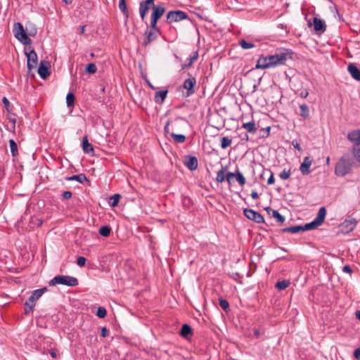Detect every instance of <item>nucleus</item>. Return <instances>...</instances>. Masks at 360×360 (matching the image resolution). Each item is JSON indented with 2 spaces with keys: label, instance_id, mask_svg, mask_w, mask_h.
I'll return each instance as SVG.
<instances>
[{
  "label": "nucleus",
  "instance_id": "f257e3e1",
  "mask_svg": "<svg viewBox=\"0 0 360 360\" xmlns=\"http://www.w3.org/2000/svg\"><path fill=\"white\" fill-rule=\"evenodd\" d=\"M290 52L288 49L279 50L274 55L261 56L257 60L256 64L257 69H266L279 65L285 63L288 57L291 58Z\"/></svg>",
  "mask_w": 360,
  "mask_h": 360
},
{
  "label": "nucleus",
  "instance_id": "f03ea898",
  "mask_svg": "<svg viewBox=\"0 0 360 360\" xmlns=\"http://www.w3.org/2000/svg\"><path fill=\"white\" fill-rule=\"evenodd\" d=\"M357 167L354 158L349 154L345 153L337 162L335 167V174L338 176H345L349 174L353 167Z\"/></svg>",
  "mask_w": 360,
  "mask_h": 360
},
{
  "label": "nucleus",
  "instance_id": "7ed1b4c3",
  "mask_svg": "<svg viewBox=\"0 0 360 360\" xmlns=\"http://www.w3.org/2000/svg\"><path fill=\"white\" fill-rule=\"evenodd\" d=\"M13 32L15 37L25 45L32 44L31 39L28 37L22 25L20 22H15L13 27Z\"/></svg>",
  "mask_w": 360,
  "mask_h": 360
},
{
  "label": "nucleus",
  "instance_id": "20e7f679",
  "mask_svg": "<svg viewBox=\"0 0 360 360\" xmlns=\"http://www.w3.org/2000/svg\"><path fill=\"white\" fill-rule=\"evenodd\" d=\"M78 283V280L75 277L64 275L56 276L49 283V285L51 286L56 285L57 284H61L71 287L77 286Z\"/></svg>",
  "mask_w": 360,
  "mask_h": 360
},
{
  "label": "nucleus",
  "instance_id": "39448f33",
  "mask_svg": "<svg viewBox=\"0 0 360 360\" xmlns=\"http://www.w3.org/2000/svg\"><path fill=\"white\" fill-rule=\"evenodd\" d=\"M326 215V207H321L318 212V214H317L316 218L311 222L307 223V224L303 225L304 231L314 230V229H316L319 226H321L324 221Z\"/></svg>",
  "mask_w": 360,
  "mask_h": 360
},
{
  "label": "nucleus",
  "instance_id": "423d86ee",
  "mask_svg": "<svg viewBox=\"0 0 360 360\" xmlns=\"http://www.w3.org/2000/svg\"><path fill=\"white\" fill-rule=\"evenodd\" d=\"M165 12V8L162 4L154 5L153 6V12L151 14L150 27L155 31H159L157 26L158 20Z\"/></svg>",
  "mask_w": 360,
  "mask_h": 360
},
{
  "label": "nucleus",
  "instance_id": "0eeeda50",
  "mask_svg": "<svg viewBox=\"0 0 360 360\" xmlns=\"http://www.w3.org/2000/svg\"><path fill=\"white\" fill-rule=\"evenodd\" d=\"M188 15L181 11H171L168 12L167 15V22L168 24H171L172 22H176L181 21L184 19H188Z\"/></svg>",
  "mask_w": 360,
  "mask_h": 360
},
{
  "label": "nucleus",
  "instance_id": "6e6552de",
  "mask_svg": "<svg viewBox=\"0 0 360 360\" xmlns=\"http://www.w3.org/2000/svg\"><path fill=\"white\" fill-rule=\"evenodd\" d=\"M243 214L248 219L257 224L264 222V219L262 215L252 209L245 208L243 210Z\"/></svg>",
  "mask_w": 360,
  "mask_h": 360
},
{
  "label": "nucleus",
  "instance_id": "1a4fd4ad",
  "mask_svg": "<svg viewBox=\"0 0 360 360\" xmlns=\"http://www.w3.org/2000/svg\"><path fill=\"white\" fill-rule=\"evenodd\" d=\"M190 77L186 79L184 83H183V85H182V87L184 89H186V96L187 97L193 95L194 93H195V86L196 84V79L195 77H191V75L188 73V74Z\"/></svg>",
  "mask_w": 360,
  "mask_h": 360
},
{
  "label": "nucleus",
  "instance_id": "9d476101",
  "mask_svg": "<svg viewBox=\"0 0 360 360\" xmlns=\"http://www.w3.org/2000/svg\"><path fill=\"white\" fill-rule=\"evenodd\" d=\"M356 224L354 218L348 217L340 224V228L342 232L349 233L355 229Z\"/></svg>",
  "mask_w": 360,
  "mask_h": 360
},
{
  "label": "nucleus",
  "instance_id": "9b49d317",
  "mask_svg": "<svg viewBox=\"0 0 360 360\" xmlns=\"http://www.w3.org/2000/svg\"><path fill=\"white\" fill-rule=\"evenodd\" d=\"M25 53L27 59V68L31 70L36 68L38 63V57L34 50H30L29 52L25 50Z\"/></svg>",
  "mask_w": 360,
  "mask_h": 360
},
{
  "label": "nucleus",
  "instance_id": "f8f14e48",
  "mask_svg": "<svg viewBox=\"0 0 360 360\" xmlns=\"http://www.w3.org/2000/svg\"><path fill=\"white\" fill-rule=\"evenodd\" d=\"M50 68L51 65L49 62L46 60H41L39 68H38V74L42 79H46L48 76L50 75Z\"/></svg>",
  "mask_w": 360,
  "mask_h": 360
},
{
  "label": "nucleus",
  "instance_id": "ddd939ff",
  "mask_svg": "<svg viewBox=\"0 0 360 360\" xmlns=\"http://www.w3.org/2000/svg\"><path fill=\"white\" fill-rule=\"evenodd\" d=\"M47 288L44 287L40 289L35 290L32 292V295L30 296L28 300L25 302L32 305L35 306V302L39 300L42 295L47 291Z\"/></svg>",
  "mask_w": 360,
  "mask_h": 360
},
{
  "label": "nucleus",
  "instance_id": "4468645a",
  "mask_svg": "<svg viewBox=\"0 0 360 360\" xmlns=\"http://www.w3.org/2000/svg\"><path fill=\"white\" fill-rule=\"evenodd\" d=\"M347 138L354 146L360 145V129L349 132Z\"/></svg>",
  "mask_w": 360,
  "mask_h": 360
},
{
  "label": "nucleus",
  "instance_id": "2eb2a0df",
  "mask_svg": "<svg viewBox=\"0 0 360 360\" xmlns=\"http://www.w3.org/2000/svg\"><path fill=\"white\" fill-rule=\"evenodd\" d=\"M313 22L314 29L316 32L321 34L326 31V25L323 20L316 17H314L313 19Z\"/></svg>",
  "mask_w": 360,
  "mask_h": 360
},
{
  "label": "nucleus",
  "instance_id": "dca6fc26",
  "mask_svg": "<svg viewBox=\"0 0 360 360\" xmlns=\"http://www.w3.org/2000/svg\"><path fill=\"white\" fill-rule=\"evenodd\" d=\"M311 164L312 160L310 159V158L305 157L300 167V170L303 175H307L311 172L309 168Z\"/></svg>",
  "mask_w": 360,
  "mask_h": 360
},
{
  "label": "nucleus",
  "instance_id": "f3484780",
  "mask_svg": "<svg viewBox=\"0 0 360 360\" xmlns=\"http://www.w3.org/2000/svg\"><path fill=\"white\" fill-rule=\"evenodd\" d=\"M184 164L191 171H194L198 168V159L195 156L188 155L186 158Z\"/></svg>",
  "mask_w": 360,
  "mask_h": 360
},
{
  "label": "nucleus",
  "instance_id": "a211bd4d",
  "mask_svg": "<svg viewBox=\"0 0 360 360\" xmlns=\"http://www.w3.org/2000/svg\"><path fill=\"white\" fill-rule=\"evenodd\" d=\"M347 70L353 79L360 81V70L354 63H349L347 66Z\"/></svg>",
  "mask_w": 360,
  "mask_h": 360
},
{
  "label": "nucleus",
  "instance_id": "6ab92c4d",
  "mask_svg": "<svg viewBox=\"0 0 360 360\" xmlns=\"http://www.w3.org/2000/svg\"><path fill=\"white\" fill-rule=\"evenodd\" d=\"M242 127L252 134H255L257 131L256 124L254 121L243 123Z\"/></svg>",
  "mask_w": 360,
  "mask_h": 360
},
{
  "label": "nucleus",
  "instance_id": "aec40b11",
  "mask_svg": "<svg viewBox=\"0 0 360 360\" xmlns=\"http://www.w3.org/2000/svg\"><path fill=\"white\" fill-rule=\"evenodd\" d=\"M154 2L155 0H145L140 2L139 8L141 10L146 11L148 13V11L150 9V8H153V6H154Z\"/></svg>",
  "mask_w": 360,
  "mask_h": 360
},
{
  "label": "nucleus",
  "instance_id": "412c9836",
  "mask_svg": "<svg viewBox=\"0 0 360 360\" xmlns=\"http://www.w3.org/2000/svg\"><path fill=\"white\" fill-rule=\"evenodd\" d=\"M146 37L142 43L144 46H147L157 38V35L153 31L146 32Z\"/></svg>",
  "mask_w": 360,
  "mask_h": 360
},
{
  "label": "nucleus",
  "instance_id": "4be33fe9",
  "mask_svg": "<svg viewBox=\"0 0 360 360\" xmlns=\"http://www.w3.org/2000/svg\"><path fill=\"white\" fill-rule=\"evenodd\" d=\"M281 231L283 233H297L300 231H304V230H303V226L297 225V226H292L282 229L281 230Z\"/></svg>",
  "mask_w": 360,
  "mask_h": 360
},
{
  "label": "nucleus",
  "instance_id": "5701e85b",
  "mask_svg": "<svg viewBox=\"0 0 360 360\" xmlns=\"http://www.w3.org/2000/svg\"><path fill=\"white\" fill-rule=\"evenodd\" d=\"M167 93H168L167 90L157 91L155 94V101L157 103H163L164 101L165 100Z\"/></svg>",
  "mask_w": 360,
  "mask_h": 360
},
{
  "label": "nucleus",
  "instance_id": "b1692460",
  "mask_svg": "<svg viewBox=\"0 0 360 360\" xmlns=\"http://www.w3.org/2000/svg\"><path fill=\"white\" fill-rule=\"evenodd\" d=\"M198 51H193L192 54L190 56V57L187 59L188 63L183 65L182 68L185 69L187 68L191 67L193 63L198 59Z\"/></svg>",
  "mask_w": 360,
  "mask_h": 360
},
{
  "label": "nucleus",
  "instance_id": "393cba45",
  "mask_svg": "<svg viewBox=\"0 0 360 360\" xmlns=\"http://www.w3.org/2000/svg\"><path fill=\"white\" fill-rule=\"evenodd\" d=\"M82 148L84 151L86 153H89L90 152L94 151V148L92 145L90 143H89L87 136H84L83 138Z\"/></svg>",
  "mask_w": 360,
  "mask_h": 360
},
{
  "label": "nucleus",
  "instance_id": "a878e982",
  "mask_svg": "<svg viewBox=\"0 0 360 360\" xmlns=\"http://www.w3.org/2000/svg\"><path fill=\"white\" fill-rule=\"evenodd\" d=\"M66 180L68 181H74L76 180L80 183H83L84 181H89L84 174H79L77 175H73L71 176L66 177Z\"/></svg>",
  "mask_w": 360,
  "mask_h": 360
},
{
  "label": "nucleus",
  "instance_id": "bb28decb",
  "mask_svg": "<svg viewBox=\"0 0 360 360\" xmlns=\"http://www.w3.org/2000/svg\"><path fill=\"white\" fill-rule=\"evenodd\" d=\"M119 8L126 18H129V13L127 9L126 0H119Z\"/></svg>",
  "mask_w": 360,
  "mask_h": 360
},
{
  "label": "nucleus",
  "instance_id": "cd10ccee",
  "mask_svg": "<svg viewBox=\"0 0 360 360\" xmlns=\"http://www.w3.org/2000/svg\"><path fill=\"white\" fill-rule=\"evenodd\" d=\"M192 334V329L188 324H184L181 327L180 335L184 338H187Z\"/></svg>",
  "mask_w": 360,
  "mask_h": 360
},
{
  "label": "nucleus",
  "instance_id": "c85d7f7f",
  "mask_svg": "<svg viewBox=\"0 0 360 360\" xmlns=\"http://www.w3.org/2000/svg\"><path fill=\"white\" fill-rule=\"evenodd\" d=\"M300 112L299 115L304 119L308 118L309 116V107L306 104H301L300 105Z\"/></svg>",
  "mask_w": 360,
  "mask_h": 360
},
{
  "label": "nucleus",
  "instance_id": "c756f323",
  "mask_svg": "<svg viewBox=\"0 0 360 360\" xmlns=\"http://www.w3.org/2000/svg\"><path fill=\"white\" fill-rule=\"evenodd\" d=\"M226 170V167H222L221 169L218 171V172L217 174V177H216V181L218 183H222L225 180V179H226V176H225Z\"/></svg>",
  "mask_w": 360,
  "mask_h": 360
},
{
  "label": "nucleus",
  "instance_id": "7c9ffc66",
  "mask_svg": "<svg viewBox=\"0 0 360 360\" xmlns=\"http://www.w3.org/2000/svg\"><path fill=\"white\" fill-rule=\"evenodd\" d=\"M352 152L356 162L360 165V145L353 146Z\"/></svg>",
  "mask_w": 360,
  "mask_h": 360
},
{
  "label": "nucleus",
  "instance_id": "2f4dec72",
  "mask_svg": "<svg viewBox=\"0 0 360 360\" xmlns=\"http://www.w3.org/2000/svg\"><path fill=\"white\" fill-rule=\"evenodd\" d=\"M26 32L27 35L34 37L37 34V30L33 24L29 23L26 25Z\"/></svg>",
  "mask_w": 360,
  "mask_h": 360
},
{
  "label": "nucleus",
  "instance_id": "473e14b6",
  "mask_svg": "<svg viewBox=\"0 0 360 360\" xmlns=\"http://www.w3.org/2000/svg\"><path fill=\"white\" fill-rule=\"evenodd\" d=\"M9 145H10V148H11V152L12 153V155L13 157L17 156L18 154L17 143L15 142L14 140L11 139V140H9Z\"/></svg>",
  "mask_w": 360,
  "mask_h": 360
},
{
  "label": "nucleus",
  "instance_id": "72a5a7b5",
  "mask_svg": "<svg viewBox=\"0 0 360 360\" xmlns=\"http://www.w3.org/2000/svg\"><path fill=\"white\" fill-rule=\"evenodd\" d=\"M170 136L174 139L176 143H184L186 140V136L183 134H176L172 131Z\"/></svg>",
  "mask_w": 360,
  "mask_h": 360
},
{
  "label": "nucleus",
  "instance_id": "f704fd0d",
  "mask_svg": "<svg viewBox=\"0 0 360 360\" xmlns=\"http://www.w3.org/2000/svg\"><path fill=\"white\" fill-rule=\"evenodd\" d=\"M99 234L104 237H108L111 233V228L108 226H101L99 229Z\"/></svg>",
  "mask_w": 360,
  "mask_h": 360
},
{
  "label": "nucleus",
  "instance_id": "c9c22d12",
  "mask_svg": "<svg viewBox=\"0 0 360 360\" xmlns=\"http://www.w3.org/2000/svg\"><path fill=\"white\" fill-rule=\"evenodd\" d=\"M290 284V282L288 280H283L281 281H278L276 283L275 286L276 288L279 290H284L287 288Z\"/></svg>",
  "mask_w": 360,
  "mask_h": 360
},
{
  "label": "nucleus",
  "instance_id": "e433bc0d",
  "mask_svg": "<svg viewBox=\"0 0 360 360\" xmlns=\"http://www.w3.org/2000/svg\"><path fill=\"white\" fill-rule=\"evenodd\" d=\"M235 178L240 186H244L245 184V179L238 169H236V175Z\"/></svg>",
  "mask_w": 360,
  "mask_h": 360
},
{
  "label": "nucleus",
  "instance_id": "4c0bfd02",
  "mask_svg": "<svg viewBox=\"0 0 360 360\" xmlns=\"http://www.w3.org/2000/svg\"><path fill=\"white\" fill-rule=\"evenodd\" d=\"M231 139H230L229 137L224 136L221 139V147L223 149H225L228 148L229 146H231Z\"/></svg>",
  "mask_w": 360,
  "mask_h": 360
},
{
  "label": "nucleus",
  "instance_id": "58836bf2",
  "mask_svg": "<svg viewBox=\"0 0 360 360\" xmlns=\"http://www.w3.org/2000/svg\"><path fill=\"white\" fill-rule=\"evenodd\" d=\"M239 44L243 49H249L255 47V44L250 42L246 41L245 39H240Z\"/></svg>",
  "mask_w": 360,
  "mask_h": 360
},
{
  "label": "nucleus",
  "instance_id": "ea45409f",
  "mask_svg": "<svg viewBox=\"0 0 360 360\" xmlns=\"http://www.w3.org/2000/svg\"><path fill=\"white\" fill-rule=\"evenodd\" d=\"M272 217L279 223H283L285 217L282 216L277 210H272Z\"/></svg>",
  "mask_w": 360,
  "mask_h": 360
},
{
  "label": "nucleus",
  "instance_id": "a19ab883",
  "mask_svg": "<svg viewBox=\"0 0 360 360\" xmlns=\"http://www.w3.org/2000/svg\"><path fill=\"white\" fill-rule=\"evenodd\" d=\"M86 72L89 74H94L97 71V67L94 63H89L86 66Z\"/></svg>",
  "mask_w": 360,
  "mask_h": 360
},
{
  "label": "nucleus",
  "instance_id": "79ce46f5",
  "mask_svg": "<svg viewBox=\"0 0 360 360\" xmlns=\"http://www.w3.org/2000/svg\"><path fill=\"white\" fill-rule=\"evenodd\" d=\"M75 102V96L72 93L70 92L66 96V103L68 107L73 106Z\"/></svg>",
  "mask_w": 360,
  "mask_h": 360
},
{
  "label": "nucleus",
  "instance_id": "37998d69",
  "mask_svg": "<svg viewBox=\"0 0 360 360\" xmlns=\"http://www.w3.org/2000/svg\"><path fill=\"white\" fill-rule=\"evenodd\" d=\"M120 198H121V195H120V194L113 195L110 198V200H112V202H110L111 207L117 206Z\"/></svg>",
  "mask_w": 360,
  "mask_h": 360
},
{
  "label": "nucleus",
  "instance_id": "c03bdc74",
  "mask_svg": "<svg viewBox=\"0 0 360 360\" xmlns=\"http://www.w3.org/2000/svg\"><path fill=\"white\" fill-rule=\"evenodd\" d=\"M291 174L290 169H284L279 174V177L283 180L288 179Z\"/></svg>",
  "mask_w": 360,
  "mask_h": 360
},
{
  "label": "nucleus",
  "instance_id": "a18cd8bd",
  "mask_svg": "<svg viewBox=\"0 0 360 360\" xmlns=\"http://www.w3.org/2000/svg\"><path fill=\"white\" fill-rule=\"evenodd\" d=\"M96 315L99 318H105L107 315V311L104 307H100L97 309Z\"/></svg>",
  "mask_w": 360,
  "mask_h": 360
},
{
  "label": "nucleus",
  "instance_id": "49530a36",
  "mask_svg": "<svg viewBox=\"0 0 360 360\" xmlns=\"http://www.w3.org/2000/svg\"><path fill=\"white\" fill-rule=\"evenodd\" d=\"M219 305L226 311H227L229 308V304L228 301L221 298L219 299Z\"/></svg>",
  "mask_w": 360,
  "mask_h": 360
},
{
  "label": "nucleus",
  "instance_id": "de8ad7c7",
  "mask_svg": "<svg viewBox=\"0 0 360 360\" xmlns=\"http://www.w3.org/2000/svg\"><path fill=\"white\" fill-rule=\"evenodd\" d=\"M34 307V305H32L29 303L25 302V314H30L31 311H32Z\"/></svg>",
  "mask_w": 360,
  "mask_h": 360
},
{
  "label": "nucleus",
  "instance_id": "09e8293b",
  "mask_svg": "<svg viewBox=\"0 0 360 360\" xmlns=\"http://www.w3.org/2000/svg\"><path fill=\"white\" fill-rule=\"evenodd\" d=\"M86 258L84 257H79L77 258V264L79 266H84L86 264Z\"/></svg>",
  "mask_w": 360,
  "mask_h": 360
},
{
  "label": "nucleus",
  "instance_id": "8fccbe9b",
  "mask_svg": "<svg viewBox=\"0 0 360 360\" xmlns=\"http://www.w3.org/2000/svg\"><path fill=\"white\" fill-rule=\"evenodd\" d=\"M236 171L235 172H228L226 174V179L229 183H231V179L236 177Z\"/></svg>",
  "mask_w": 360,
  "mask_h": 360
},
{
  "label": "nucleus",
  "instance_id": "3c124183",
  "mask_svg": "<svg viewBox=\"0 0 360 360\" xmlns=\"http://www.w3.org/2000/svg\"><path fill=\"white\" fill-rule=\"evenodd\" d=\"M267 172L270 173V176H269V178L267 180V184L268 185H271L275 181L274 174H273V172L271 170H267Z\"/></svg>",
  "mask_w": 360,
  "mask_h": 360
},
{
  "label": "nucleus",
  "instance_id": "603ef678",
  "mask_svg": "<svg viewBox=\"0 0 360 360\" xmlns=\"http://www.w3.org/2000/svg\"><path fill=\"white\" fill-rule=\"evenodd\" d=\"M299 95L301 98H305L308 96L309 92H308L307 89H304L301 90Z\"/></svg>",
  "mask_w": 360,
  "mask_h": 360
},
{
  "label": "nucleus",
  "instance_id": "864d4df0",
  "mask_svg": "<svg viewBox=\"0 0 360 360\" xmlns=\"http://www.w3.org/2000/svg\"><path fill=\"white\" fill-rule=\"evenodd\" d=\"M72 193L68 191H64L62 194L63 198L66 200L70 199L72 197Z\"/></svg>",
  "mask_w": 360,
  "mask_h": 360
},
{
  "label": "nucleus",
  "instance_id": "5fc2aeb1",
  "mask_svg": "<svg viewBox=\"0 0 360 360\" xmlns=\"http://www.w3.org/2000/svg\"><path fill=\"white\" fill-rule=\"evenodd\" d=\"M270 129H271V127H266V128H263V129H262V131L265 134V135L264 134V135L262 136V137H266V136H269V134Z\"/></svg>",
  "mask_w": 360,
  "mask_h": 360
},
{
  "label": "nucleus",
  "instance_id": "6e6d98bb",
  "mask_svg": "<svg viewBox=\"0 0 360 360\" xmlns=\"http://www.w3.org/2000/svg\"><path fill=\"white\" fill-rule=\"evenodd\" d=\"M101 335L102 337L105 338L108 335V330L106 328H103L101 331Z\"/></svg>",
  "mask_w": 360,
  "mask_h": 360
},
{
  "label": "nucleus",
  "instance_id": "4d7b16f0",
  "mask_svg": "<svg viewBox=\"0 0 360 360\" xmlns=\"http://www.w3.org/2000/svg\"><path fill=\"white\" fill-rule=\"evenodd\" d=\"M2 101H3L4 104L5 108L7 109V110H8V108H9V105H10L9 101L6 97H4L3 99H2Z\"/></svg>",
  "mask_w": 360,
  "mask_h": 360
},
{
  "label": "nucleus",
  "instance_id": "13d9d810",
  "mask_svg": "<svg viewBox=\"0 0 360 360\" xmlns=\"http://www.w3.org/2000/svg\"><path fill=\"white\" fill-rule=\"evenodd\" d=\"M354 355L356 359L360 360V348L354 350Z\"/></svg>",
  "mask_w": 360,
  "mask_h": 360
},
{
  "label": "nucleus",
  "instance_id": "bf43d9fd",
  "mask_svg": "<svg viewBox=\"0 0 360 360\" xmlns=\"http://www.w3.org/2000/svg\"><path fill=\"white\" fill-rule=\"evenodd\" d=\"M164 130H165V133H167V134H169L172 132V131H170L169 122V121L166 123V124H165V126L164 127Z\"/></svg>",
  "mask_w": 360,
  "mask_h": 360
},
{
  "label": "nucleus",
  "instance_id": "052dcab7",
  "mask_svg": "<svg viewBox=\"0 0 360 360\" xmlns=\"http://www.w3.org/2000/svg\"><path fill=\"white\" fill-rule=\"evenodd\" d=\"M342 271H343L344 272L349 273V274H351V273L352 272V269H351V268H350V266H348V265H345V266L343 267Z\"/></svg>",
  "mask_w": 360,
  "mask_h": 360
},
{
  "label": "nucleus",
  "instance_id": "680f3d73",
  "mask_svg": "<svg viewBox=\"0 0 360 360\" xmlns=\"http://www.w3.org/2000/svg\"><path fill=\"white\" fill-rule=\"evenodd\" d=\"M139 13H140V16L141 18V20L143 21L145 20V18H146V12L141 10V8H139Z\"/></svg>",
  "mask_w": 360,
  "mask_h": 360
},
{
  "label": "nucleus",
  "instance_id": "e2e57ef3",
  "mask_svg": "<svg viewBox=\"0 0 360 360\" xmlns=\"http://www.w3.org/2000/svg\"><path fill=\"white\" fill-rule=\"evenodd\" d=\"M292 145L295 149L298 150H302V148L300 147V144L297 142L295 143L294 141H292Z\"/></svg>",
  "mask_w": 360,
  "mask_h": 360
},
{
  "label": "nucleus",
  "instance_id": "0e129e2a",
  "mask_svg": "<svg viewBox=\"0 0 360 360\" xmlns=\"http://www.w3.org/2000/svg\"><path fill=\"white\" fill-rule=\"evenodd\" d=\"M251 197L253 199H257L259 198V195H258L257 193L255 191H252Z\"/></svg>",
  "mask_w": 360,
  "mask_h": 360
},
{
  "label": "nucleus",
  "instance_id": "69168bd1",
  "mask_svg": "<svg viewBox=\"0 0 360 360\" xmlns=\"http://www.w3.org/2000/svg\"><path fill=\"white\" fill-rule=\"evenodd\" d=\"M50 354H51V356L53 358H56L57 357V354H56V352L54 350H51Z\"/></svg>",
  "mask_w": 360,
  "mask_h": 360
},
{
  "label": "nucleus",
  "instance_id": "338daca9",
  "mask_svg": "<svg viewBox=\"0 0 360 360\" xmlns=\"http://www.w3.org/2000/svg\"><path fill=\"white\" fill-rule=\"evenodd\" d=\"M356 317L359 320H360V311H359V310H358V311H356Z\"/></svg>",
  "mask_w": 360,
  "mask_h": 360
},
{
  "label": "nucleus",
  "instance_id": "774afa93",
  "mask_svg": "<svg viewBox=\"0 0 360 360\" xmlns=\"http://www.w3.org/2000/svg\"><path fill=\"white\" fill-rule=\"evenodd\" d=\"M265 210L269 214H270L271 212H272L273 210L270 207H266Z\"/></svg>",
  "mask_w": 360,
  "mask_h": 360
}]
</instances>
